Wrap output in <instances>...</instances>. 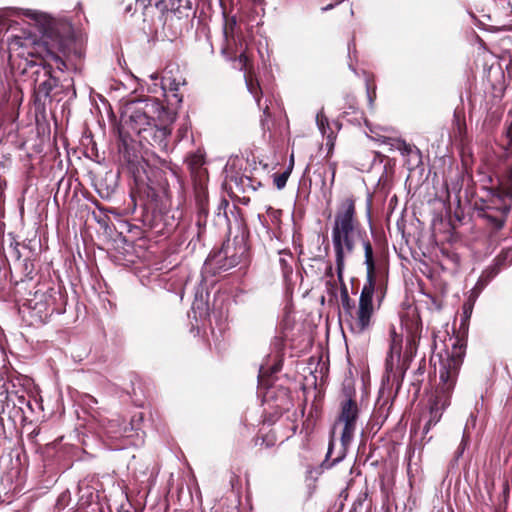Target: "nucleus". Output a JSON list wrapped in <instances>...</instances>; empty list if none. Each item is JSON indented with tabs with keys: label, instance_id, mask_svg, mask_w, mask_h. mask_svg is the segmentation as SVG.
Here are the masks:
<instances>
[{
	"label": "nucleus",
	"instance_id": "a878e982",
	"mask_svg": "<svg viewBox=\"0 0 512 512\" xmlns=\"http://www.w3.org/2000/svg\"><path fill=\"white\" fill-rule=\"evenodd\" d=\"M25 15H26V16H28V17H31V18L37 19V15H38V13H37V12H32V11H27V12L25 13Z\"/></svg>",
	"mask_w": 512,
	"mask_h": 512
},
{
	"label": "nucleus",
	"instance_id": "f257e3e1",
	"mask_svg": "<svg viewBox=\"0 0 512 512\" xmlns=\"http://www.w3.org/2000/svg\"><path fill=\"white\" fill-rule=\"evenodd\" d=\"M9 49L17 52L18 56L31 58V62L43 66L44 79L35 80V96L37 101L45 100L50 97L52 90L57 86L58 80L51 75V69L55 65L59 71L66 69V63L62 56L65 55V46L62 39L49 41L46 37L41 41H36L31 36H14L9 41Z\"/></svg>",
	"mask_w": 512,
	"mask_h": 512
},
{
	"label": "nucleus",
	"instance_id": "bb28decb",
	"mask_svg": "<svg viewBox=\"0 0 512 512\" xmlns=\"http://www.w3.org/2000/svg\"><path fill=\"white\" fill-rule=\"evenodd\" d=\"M330 168L332 170V182L334 181V177H335V163H331L330 164Z\"/></svg>",
	"mask_w": 512,
	"mask_h": 512
},
{
	"label": "nucleus",
	"instance_id": "20e7f679",
	"mask_svg": "<svg viewBox=\"0 0 512 512\" xmlns=\"http://www.w3.org/2000/svg\"><path fill=\"white\" fill-rule=\"evenodd\" d=\"M463 356L464 351L462 347L453 346L451 354L441 361L439 369L440 381L429 400L428 420L423 428L425 434L441 420L443 412L451 403V396L463 363Z\"/></svg>",
	"mask_w": 512,
	"mask_h": 512
},
{
	"label": "nucleus",
	"instance_id": "aec40b11",
	"mask_svg": "<svg viewBox=\"0 0 512 512\" xmlns=\"http://www.w3.org/2000/svg\"><path fill=\"white\" fill-rule=\"evenodd\" d=\"M416 349V335L412 334L407 337L406 353L412 354Z\"/></svg>",
	"mask_w": 512,
	"mask_h": 512
},
{
	"label": "nucleus",
	"instance_id": "f03ea898",
	"mask_svg": "<svg viewBox=\"0 0 512 512\" xmlns=\"http://www.w3.org/2000/svg\"><path fill=\"white\" fill-rule=\"evenodd\" d=\"M360 234L361 229L356 217L355 200L351 196L345 197L337 205L332 227V243L339 282H342L346 258L353 253L356 240Z\"/></svg>",
	"mask_w": 512,
	"mask_h": 512
},
{
	"label": "nucleus",
	"instance_id": "0eeeda50",
	"mask_svg": "<svg viewBox=\"0 0 512 512\" xmlns=\"http://www.w3.org/2000/svg\"><path fill=\"white\" fill-rule=\"evenodd\" d=\"M54 300L47 292L36 291L23 304V312H27L35 322H45L53 313Z\"/></svg>",
	"mask_w": 512,
	"mask_h": 512
},
{
	"label": "nucleus",
	"instance_id": "dca6fc26",
	"mask_svg": "<svg viewBox=\"0 0 512 512\" xmlns=\"http://www.w3.org/2000/svg\"><path fill=\"white\" fill-rule=\"evenodd\" d=\"M292 172V164L288 165L287 169L280 173L273 175V182L277 189L281 190L286 186L287 180Z\"/></svg>",
	"mask_w": 512,
	"mask_h": 512
},
{
	"label": "nucleus",
	"instance_id": "7c9ffc66",
	"mask_svg": "<svg viewBox=\"0 0 512 512\" xmlns=\"http://www.w3.org/2000/svg\"><path fill=\"white\" fill-rule=\"evenodd\" d=\"M331 452H332V447L330 446V447H329V449H328L327 455H326V461H327V460H328V458L330 457Z\"/></svg>",
	"mask_w": 512,
	"mask_h": 512
},
{
	"label": "nucleus",
	"instance_id": "423d86ee",
	"mask_svg": "<svg viewBox=\"0 0 512 512\" xmlns=\"http://www.w3.org/2000/svg\"><path fill=\"white\" fill-rule=\"evenodd\" d=\"M359 417L357 403L352 399H347L341 404V411L337 419V424L343 426L340 437L342 453L333 460L332 465L342 460L350 446L356 431V424Z\"/></svg>",
	"mask_w": 512,
	"mask_h": 512
},
{
	"label": "nucleus",
	"instance_id": "c85d7f7f",
	"mask_svg": "<svg viewBox=\"0 0 512 512\" xmlns=\"http://www.w3.org/2000/svg\"><path fill=\"white\" fill-rule=\"evenodd\" d=\"M333 7H334L333 4H329V5L325 6V7H323L322 10L323 11H328V10L332 9Z\"/></svg>",
	"mask_w": 512,
	"mask_h": 512
},
{
	"label": "nucleus",
	"instance_id": "39448f33",
	"mask_svg": "<svg viewBox=\"0 0 512 512\" xmlns=\"http://www.w3.org/2000/svg\"><path fill=\"white\" fill-rule=\"evenodd\" d=\"M375 284L365 283L359 298L358 307L349 314V326L353 333L362 334L368 331L373 323Z\"/></svg>",
	"mask_w": 512,
	"mask_h": 512
},
{
	"label": "nucleus",
	"instance_id": "ddd939ff",
	"mask_svg": "<svg viewBox=\"0 0 512 512\" xmlns=\"http://www.w3.org/2000/svg\"><path fill=\"white\" fill-rule=\"evenodd\" d=\"M280 212L272 207H268L265 215H258V219L262 226L269 231L275 227V224L279 223Z\"/></svg>",
	"mask_w": 512,
	"mask_h": 512
},
{
	"label": "nucleus",
	"instance_id": "f8f14e48",
	"mask_svg": "<svg viewBox=\"0 0 512 512\" xmlns=\"http://www.w3.org/2000/svg\"><path fill=\"white\" fill-rule=\"evenodd\" d=\"M363 249L365 256V265L367 270L366 283L375 284V262L373 257V248L369 240H363Z\"/></svg>",
	"mask_w": 512,
	"mask_h": 512
},
{
	"label": "nucleus",
	"instance_id": "b1692460",
	"mask_svg": "<svg viewBox=\"0 0 512 512\" xmlns=\"http://www.w3.org/2000/svg\"><path fill=\"white\" fill-rule=\"evenodd\" d=\"M241 182H242V184H243V185L251 186V188H252L253 190H256V187H255L254 185H252V184H251V183H252V180H251L250 178L246 177L245 179H241Z\"/></svg>",
	"mask_w": 512,
	"mask_h": 512
},
{
	"label": "nucleus",
	"instance_id": "393cba45",
	"mask_svg": "<svg viewBox=\"0 0 512 512\" xmlns=\"http://www.w3.org/2000/svg\"><path fill=\"white\" fill-rule=\"evenodd\" d=\"M267 373V369L263 366L260 367V370H259V378H263Z\"/></svg>",
	"mask_w": 512,
	"mask_h": 512
},
{
	"label": "nucleus",
	"instance_id": "9d476101",
	"mask_svg": "<svg viewBox=\"0 0 512 512\" xmlns=\"http://www.w3.org/2000/svg\"><path fill=\"white\" fill-rule=\"evenodd\" d=\"M159 5L167 11V18H188L192 9L190 0H161Z\"/></svg>",
	"mask_w": 512,
	"mask_h": 512
},
{
	"label": "nucleus",
	"instance_id": "412c9836",
	"mask_svg": "<svg viewBox=\"0 0 512 512\" xmlns=\"http://www.w3.org/2000/svg\"><path fill=\"white\" fill-rule=\"evenodd\" d=\"M163 89H169L170 91H177L178 84L175 81H172L170 78H164L162 81Z\"/></svg>",
	"mask_w": 512,
	"mask_h": 512
},
{
	"label": "nucleus",
	"instance_id": "2eb2a0df",
	"mask_svg": "<svg viewBox=\"0 0 512 512\" xmlns=\"http://www.w3.org/2000/svg\"><path fill=\"white\" fill-rule=\"evenodd\" d=\"M499 270L500 268L497 264L488 267L479 277L476 287L482 289L499 273Z\"/></svg>",
	"mask_w": 512,
	"mask_h": 512
},
{
	"label": "nucleus",
	"instance_id": "f3484780",
	"mask_svg": "<svg viewBox=\"0 0 512 512\" xmlns=\"http://www.w3.org/2000/svg\"><path fill=\"white\" fill-rule=\"evenodd\" d=\"M15 12L11 9L0 10V34L7 31L11 26L10 17Z\"/></svg>",
	"mask_w": 512,
	"mask_h": 512
},
{
	"label": "nucleus",
	"instance_id": "6ab92c4d",
	"mask_svg": "<svg viewBox=\"0 0 512 512\" xmlns=\"http://www.w3.org/2000/svg\"><path fill=\"white\" fill-rule=\"evenodd\" d=\"M316 124H317L319 130L321 131V133L323 135H325L327 128H329V122L322 110L320 112H318L316 115Z\"/></svg>",
	"mask_w": 512,
	"mask_h": 512
},
{
	"label": "nucleus",
	"instance_id": "2f4dec72",
	"mask_svg": "<svg viewBox=\"0 0 512 512\" xmlns=\"http://www.w3.org/2000/svg\"><path fill=\"white\" fill-rule=\"evenodd\" d=\"M291 164H292V167H293L294 166V155L293 154L290 156L289 165H291Z\"/></svg>",
	"mask_w": 512,
	"mask_h": 512
},
{
	"label": "nucleus",
	"instance_id": "6e6552de",
	"mask_svg": "<svg viewBox=\"0 0 512 512\" xmlns=\"http://www.w3.org/2000/svg\"><path fill=\"white\" fill-rule=\"evenodd\" d=\"M124 419L120 417L107 418L102 417L99 419V426L102 432V437L112 450H120L125 448L126 444H117L119 440L127 436L130 430L128 425L124 423Z\"/></svg>",
	"mask_w": 512,
	"mask_h": 512
},
{
	"label": "nucleus",
	"instance_id": "a211bd4d",
	"mask_svg": "<svg viewBox=\"0 0 512 512\" xmlns=\"http://www.w3.org/2000/svg\"><path fill=\"white\" fill-rule=\"evenodd\" d=\"M340 283L343 286L342 291H341L342 306H343V309L348 314H350V312H352L354 310V307L351 304V301H350V298H349V295H348V292H347V288H346V286L344 284V280L342 279V282H340Z\"/></svg>",
	"mask_w": 512,
	"mask_h": 512
},
{
	"label": "nucleus",
	"instance_id": "c756f323",
	"mask_svg": "<svg viewBox=\"0 0 512 512\" xmlns=\"http://www.w3.org/2000/svg\"><path fill=\"white\" fill-rule=\"evenodd\" d=\"M279 370H280V366H278V365H274V366L272 367V373H276V372H278Z\"/></svg>",
	"mask_w": 512,
	"mask_h": 512
},
{
	"label": "nucleus",
	"instance_id": "1a4fd4ad",
	"mask_svg": "<svg viewBox=\"0 0 512 512\" xmlns=\"http://www.w3.org/2000/svg\"><path fill=\"white\" fill-rule=\"evenodd\" d=\"M402 343V334L398 333L395 327L392 326L389 330V351L385 362L388 380H395L402 376V367L400 366Z\"/></svg>",
	"mask_w": 512,
	"mask_h": 512
},
{
	"label": "nucleus",
	"instance_id": "9b49d317",
	"mask_svg": "<svg viewBox=\"0 0 512 512\" xmlns=\"http://www.w3.org/2000/svg\"><path fill=\"white\" fill-rule=\"evenodd\" d=\"M236 61L239 65V69L245 72L244 78H245L246 86H247L249 92L254 96V98L256 99V101L259 105L260 104V97L258 95L259 86H258V84L253 83V80L250 76L249 57L247 56L246 53L243 52L238 56Z\"/></svg>",
	"mask_w": 512,
	"mask_h": 512
},
{
	"label": "nucleus",
	"instance_id": "4be33fe9",
	"mask_svg": "<svg viewBox=\"0 0 512 512\" xmlns=\"http://www.w3.org/2000/svg\"><path fill=\"white\" fill-rule=\"evenodd\" d=\"M236 18L232 17L230 20L226 22L224 34L226 37H229V35L233 34V27L236 25Z\"/></svg>",
	"mask_w": 512,
	"mask_h": 512
},
{
	"label": "nucleus",
	"instance_id": "7ed1b4c3",
	"mask_svg": "<svg viewBox=\"0 0 512 512\" xmlns=\"http://www.w3.org/2000/svg\"><path fill=\"white\" fill-rule=\"evenodd\" d=\"M161 109L162 106L155 100H134L126 104L123 116L128 128L138 134L143 141L166 149L170 129L156 124V116L160 114Z\"/></svg>",
	"mask_w": 512,
	"mask_h": 512
},
{
	"label": "nucleus",
	"instance_id": "5701e85b",
	"mask_svg": "<svg viewBox=\"0 0 512 512\" xmlns=\"http://www.w3.org/2000/svg\"><path fill=\"white\" fill-rule=\"evenodd\" d=\"M280 263L283 266L284 274L291 273L292 269L290 266L287 265L286 260L284 258L280 259Z\"/></svg>",
	"mask_w": 512,
	"mask_h": 512
},
{
	"label": "nucleus",
	"instance_id": "cd10ccee",
	"mask_svg": "<svg viewBox=\"0 0 512 512\" xmlns=\"http://www.w3.org/2000/svg\"><path fill=\"white\" fill-rule=\"evenodd\" d=\"M201 157L200 156H194L193 157V163L194 164H199L201 162Z\"/></svg>",
	"mask_w": 512,
	"mask_h": 512
},
{
	"label": "nucleus",
	"instance_id": "4468645a",
	"mask_svg": "<svg viewBox=\"0 0 512 512\" xmlns=\"http://www.w3.org/2000/svg\"><path fill=\"white\" fill-rule=\"evenodd\" d=\"M249 5L251 6L252 10L251 14L247 11L250 9L248 4L242 8V14L247 16L249 21H254L256 16L258 17L264 13L263 0H251Z\"/></svg>",
	"mask_w": 512,
	"mask_h": 512
}]
</instances>
